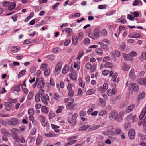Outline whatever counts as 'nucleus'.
I'll list each match as a JSON object with an SVG mask.
<instances>
[{"instance_id": "c756f323", "label": "nucleus", "mask_w": 146, "mask_h": 146, "mask_svg": "<svg viewBox=\"0 0 146 146\" xmlns=\"http://www.w3.org/2000/svg\"><path fill=\"white\" fill-rule=\"evenodd\" d=\"M54 95V98L55 101L57 102L60 101V97L58 93H55Z\"/></svg>"}, {"instance_id": "c9c22d12", "label": "nucleus", "mask_w": 146, "mask_h": 146, "mask_svg": "<svg viewBox=\"0 0 146 146\" xmlns=\"http://www.w3.org/2000/svg\"><path fill=\"white\" fill-rule=\"evenodd\" d=\"M5 111H1V112L0 113V117H8L10 116L9 114H5L4 113Z\"/></svg>"}, {"instance_id": "13d9d810", "label": "nucleus", "mask_w": 146, "mask_h": 146, "mask_svg": "<svg viewBox=\"0 0 146 146\" xmlns=\"http://www.w3.org/2000/svg\"><path fill=\"white\" fill-rule=\"evenodd\" d=\"M127 18L129 20L132 21L134 20L135 17L131 15L128 14L127 16Z\"/></svg>"}, {"instance_id": "bb28decb", "label": "nucleus", "mask_w": 146, "mask_h": 146, "mask_svg": "<svg viewBox=\"0 0 146 146\" xmlns=\"http://www.w3.org/2000/svg\"><path fill=\"white\" fill-rule=\"evenodd\" d=\"M90 127V125H85L80 127L79 128V130L80 131H84L87 130L88 128Z\"/></svg>"}, {"instance_id": "f704fd0d", "label": "nucleus", "mask_w": 146, "mask_h": 146, "mask_svg": "<svg viewBox=\"0 0 146 146\" xmlns=\"http://www.w3.org/2000/svg\"><path fill=\"white\" fill-rule=\"evenodd\" d=\"M107 113V111L105 110L100 111L99 113V115L100 116H102L105 115Z\"/></svg>"}, {"instance_id": "bf43d9fd", "label": "nucleus", "mask_w": 146, "mask_h": 146, "mask_svg": "<svg viewBox=\"0 0 146 146\" xmlns=\"http://www.w3.org/2000/svg\"><path fill=\"white\" fill-rule=\"evenodd\" d=\"M41 141L42 138L41 137H40L39 136H38L37 137V138L36 140V143L38 145L41 143Z\"/></svg>"}, {"instance_id": "20e7f679", "label": "nucleus", "mask_w": 146, "mask_h": 146, "mask_svg": "<svg viewBox=\"0 0 146 146\" xmlns=\"http://www.w3.org/2000/svg\"><path fill=\"white\" fill-rule=\"evenodd\" d=\"M117 115V111L115 110L112 111L109 114V117L111 120H115L116 119Z\"/></svg>"}, {"instance_id": "423d86ee", "label": "nucleus", "mask_w": 146, "mask_h": 146, "mask_svg": "<svg viewBox=\"0 0 146 146\" xmlns=\"http://www.w3.org/2000/svg\"><path fill=\"white\" fill-rule=\"evenodd\" d=\"M129 89H132L135 92H137L139 90V87L138 85L136 83H132L129 85Z\"/></svg>"}, {"instance_id": "6e6552de", "label": "nucleus", "mask_w": 146, "mask_h": 146, "mask_svg": "<svg viewBox=\"0 0 146 146\" xmlns=\"http://www.w3.org/2000/svg\"><path fill=\"white\" fill-rule=\"evenodd\" d=\"M135 135V131L133 129H130L128 132V136L131 139H133Z\"/></svg>"}, {"instance_id": "aec40b11", "label": "nucleus", "mask_w": 146, "mask_h": 146, "mask_svg": "<svg viewBox=\"0 0 146 146\" xmlns=\"http://www.w3.org/2000/svg\"><path fill=\"white\" fill-rule=\"evenodd\" d=\"M78 37L76 36L73 35L72 38V44L74 45H76L78 44Z\"/></svg>"}, {"instance_id": "603ef678", "label": "nucleus", "mask_w": 146, "mask_h": 146, "mask_svg": "<svg viewBox=\"0 0 146 146\" xmlns=\"http://www.w3.org/2000/svg\"><path fill=\"white\" fill-rule=\"evenodd\" d=\"M60 51V49L59 48H56L53 50V52L56 54H58Z\"/></svg>"}, {"instance_id": "9d476101", "label": "nucleus", "mask_w": 146, "mask_h": 146, "mask_svg": "<svg viewBox=\"0 0 146 146\" xmlns=\"http://www.w3.org/2000/svg\"><path fill=\"white\" fill-rule=\"evenodd\" d=\"M107 94L109 96H111L113 95H116L117 91L114 88L112 89H109L107 91Z\"/></svg>"}, {"instance_id": "4d7b16f0", "label": "nucleus", "mask_w": 146, "mask_h": 146, "mask_svg": "<svg viewBox=\"0 0 146 146\" xmlns=\"http://www.w3.org/2000/svg\"><path fill=\"white\" fill-rule=\"evenodd\" d=\"M68 91H69L68 96L71 97H73L74 94V92L73 90L72 89Z\"/></svg>"}, {"instance_id": "774afa93", "label": "nucleus", "mask_w": 146, "mask_h": 146, "mask_svg": "<svg viewBox=\"0 0 146 146\" xmlns=\"http://www.w3.org/2000/svg\"><path fill=\"white\" fill-rule=\"evenodd\" d=\"M143 127L144 129L146 130V116H145L143 119Z\"/></svg>"}, {"instance_id": "5701e85b", "label": "nucleus", "mask_w": 146, "mask_h": 146, "mask_svg": "<svg viewBox=\"0 0 146 146\" xmlns=\"http://www.w3.org/2000/svg\"><path fill=\"white\" fill-rule=\"evenodd\" d=\"M45 85L44 81L43 79H41V80L39 81L38 83L37 86L38 88H43Z\"/></svg>"}, {"instance_id": "09e8293b", "label": "nucleus", "mask_w": 146, "mask_h": 146, "mask_svg": "<svg viewBox=\"0 0 146 146\" xmlns=\"http://www.w3.org/2000/svg\"><path fill=\"white\" fill-rule=\"evenodd\" d=\"M18 51V48L15 46H13L11 48V51L13 53H16Z\"/></svg>"}, {"instance_id": "7c9ffc66", "label": "nucleus", "mask_w": 146, "mask_h": 146, "mask_svg": "<svg viewBox=\"0 0 146 146\" xmlns=\"http://www.w3.org/2000/svg\"><path fill=\"white\" fill-rule=\"evenodd\" d=\"M70 69V67L68 65H66L63 68L62 72L64 74H66L68 71Z\"/></svg>"}, {"instance_id": "79ce46f5", "label": "nucleus", "mask_w": 146, "mask_h": 146, "mask_svg": "<svg viewBox=\"0 0 146 146\" xmlns=\"http://www.w3.org/2000/svg\"><path fill=\"white\" fill-rule=\"evenodd\" d=\"M68 122L69 123L72 125H75L76 123V119H73L72 118V119H70L68 120Z\"/></svg>"}, {"instance_id": "b1692460", "label": "nucleus", "mask_w": 146, "mask_h": 146, "mask_svg": "<svg viewBox=\"0 0 146 146\" xmlns=\"http://www.w3.org/2000/svg\"><path fill=\"white\" fill-rule=\"evenodd\" d=\"M145 96V93L143 92H141L138 96L137 98V101H139L144 98Z\"/></svg>"}, {"instance_id": "58836bf2", "label": "nucleus", "mask_w": 146, "mask_h": 146, "mask_svg": "<svg viewBox=\"0 0 146 146\" xmlns=\"http://www.w3.org/2000/svg\"><path fill=\"white\" fill-rule=\"evenodd\" d=\"M84 54V52L83 50H81L79 51V52L77 57H76V58L78 60H79L81 57L83 56Z\"/></svg>"}, {"instance_id": "dca6fc26", "label": "nucleus", "mask_w": 146, "mask_h": 146, "mask_svg": "<svg viewBox=\"0 0 146 146\" xmlns=\"http://www.w3.org/2000/svg\"><path fill=\"white\" fill-rule=\"evenodd\" d=\"M117 74L115 73L112 76L111 80L112 81L118 83L119 81V77H117Z\"/></svg>"}, {"instance_id": "49530a36", "label": "nucleus", "mask_w": 146, "mask_h": 146, "mask_svg": "<svg viewBox=\"0 0 146 146\" xmlns=\"http://www.w3.org/2000/svg\"><path fill=\"white\" fill-rule=\"evenodd\" d=\"M35 40H34L27 39L25 41L24 43L25 44H27L30 43L35 42Z\"/></svg>"}, {"instance_id": "5fc2aeb1", "label": "nucleus", "mask_w": 146, "mask_h": 146, "mask_svg": "<svg viewBox=\"0 0 146 146\" xmlns=\"http://www.w3.org/2000/svg\"><path fill=\"white\" fill-rule=\"evenodd\" d=\"M48 65L46 63L42 64L40 66V68L42 70H44L47 67Z\"/></svg>"}, {"instance_id": "c85d7f7f", "label": "nucleus", "mask_w": 146, "mask_h": 146, "mask_svg": "<svg viewBox=\"0 0 146 146\" xmlns=\"http://www.w3.org/2000/svg\"><path fill=\"white\" fill-rule=\"evenodd\" d=\"M16 7V4L14 2H10L8 6L9 10H11L14 9Z\"/></svg>"}, {"instance_id": "0e129e2a", "label": "nucleus", "mask_w": 146, "mask_h": 146, "mask_svg": "<svg viewBox=\"0 0 146 146\" xmlns=\"http://www.w3.org/2000/svg\"><path fill=\"white\" fill-rule=\"evenodd\" d=\"M102 41L104 43H106L109 45L110 44V40L107 38H104L102 40Z\"/></svg>"}, {"instance_id": "37998d69", "label": "nucleus", "mask_w": 146, "mask_h": 146, "mask_svg": "<svg viewBox=\"0 0 146 146\" xmlns=\"http://www.w3.org/2000/svg\"><path fill=\"white\" fill-rule=\"evenodd\" d=\"M44 90L43 89H40L39 91L37 92V94H38V95L41 96V97L42 96H44L46 94L44 93Z\"/></svg>"}, {"instance_id": "72a5a7b5", "label": "nucleus", "mask_w": 146, "mask_h": 146, "mask_svg": "<svg viewBox=\"0 0 146 146\" xmlns=\"http://www.w3.org/2000/svg\"><path fill=\"white\" fill-rule=\"evenodd\" d=\"M95 92L94 89H89L86 92V94L87 95H91L94 94Z\"/></svg>"}, {"instance_id": "a19ab883", "label": "nucleus", "mask_w": 146, "mask_h": 146, "mask_svg": "<svg viewBox=\"0 0 146 146\" xmlns=\"http://www.w3.org/2000/svg\"><path fill=\"white\" fill-rule=\"evenodd\" d=\"M26 72V70H23L20 72L18 75V78H19L23 76L24 75V74Z\"/></svg>"}, {"instance_id": "4468645a", "label": "nucleus", "mask_w": 146, "mask_h": 146, "mask_svg": "<svg viewBox=\"0 0 146 146\" xmlns=\"http://www.w3.org/2000/svg\"><path fill=\"white\" fill-rule=\"evenodd\" d=\"M62 63L61 62L58 63L56 66L55 67V71L57 74H58L61 71V68L62 66Z\"/></svg>"}, {"instance_id": "de8ad7c7", "label": "nucleus", "mask_w": 146, "mask_h": 146, "mask_svg": "<svg viewBox=\"0 0 146 146\" xmlns=\"http://www.w3.org/2000/svg\"><path fill=\"white\" fill-rule=\"evenodd\" d=\"M32 91H30L27 97V99L28 100H30L32 99L33 98V94Z\"/></svg>"}, {"instance_id": "a18cd8bd", "label": "nucleus", "mask_w": 146, "mask_h": 146, "mask_svg": "<svg viewBox=\"0 0 146 146\" xmlns=\"http://www.w3.org/2000/svg\"><path fill=\"white\" fill-rule=\"evenodd\" d=\"M12 136L16 141H18L20 140V138L18 135V134L12 135Z\"/></svg>"}, {"instance_id": "e2e57ef3", "label": "nucleus", "mask_w": 146, "mask_h": 146, "mask_svg": "<svg viewBox=\"0 0 146 146\" xmlns=\"http://www.w3.org/2000/svg\"><path fill=\"white\" fill-rule=\"evenodd\" d=\"M90 39L88 38H86L84 40V43L86 45H87L90 42Z\"/></svg>"}, {"instance_id": "f8f14e48", "label": "nucleus", "mask_w": 146, "mask_h": 146, "mask_svg": "<svg viewBox=\"0 0 146 146\" xmlns=\"http://www.w3.org/2000/svg\"><path fill=\"white\" fill-rule=\"evenodd\" d=\"M39 119L42 125L44 127L47 126V123L45 122V118L43 115H40L39 117Z\"/></svg>"}, {"instance_id": "f257e3e1", "label": "nucleus", "mask_w": 146, "mask_h": 146, "mask_svg": "<svg viewBox=\"0 0 146 146\" xmlns=\"http://www.w3.org/2000/svg\"><path fill=\"white\" fill-rule=\"evenodd\" d=\"M100 30L98 28H96L94 31V35L89 33L88 36L92 39H95V38H98L100 36Z\"/></svg>"}, {"instance_id": "a878e982", "label": "nucleus", "mask_w": 146, "mask_h": 146, "mask_svg": "<svg viewBox=\"0 0 146 146\" xmlns=\"http://www.w3.org/2000/svg\"><path fill=\"white\" fill-rule=\"evenodd\" d=\"M64 102L68 103V104L73 103L74 102V100L72 98H66L64 100Z\"/></svg>"}, {"instance_id": "6ab92c4d", "label": "nucleus", "mask_w": 146, "mask_h": 146, "mask_svg": "<svg viewBox=\"0 0 146 146\" xmlns=\"http://www.w3.org/2000/svg\"><path fill=\"white\" fill-rule=\"evenodd\" d=\"M97 44L100 45L102 49H108L107 45L104 44V43L102 42L98 41L97 42Z\"/></svg>"}, {"instance_id": "ea45409f", "label": "nucleus", "mask_w": 146, "mask_h": 146, "mask_svg": "<svg viewBox=\"0 0 146 146\" xmlns=\"http://www.w3.org/2000/svg\"><path fill=\"white\" fill-rule=\"evenodd\" d=\"M41 98V96L38 95V94L37 93L35 96V101L36 102H40Z\"/></svg>"}, {"instance_id": "ddd939ff", "label": "nucleus", "mask_w": 146, "mask_h": 146, "mask_svg": "<svg viewBox=\"0 0 146 146\" xmlns=\"http://www.w3.org/2000/svg\"><path fill=\"white\" fill-rule=\"evenodd\" d=\"M98 106L102 107H103L105 106L106 101L102 98H100L98 99Z\"/></svg>"}, {"instance_id": "680f3d73", "label": "nucleus", "mask_w": 146, "mask_h": 146, "mask_svg": "<svg viewBox=\"0 0 146 146\" xmlns=\"http://www.w3.org/2000/svg\"><path fill=\"white\" fill-rule=\"evenodd\" d=\"M13 90L17 92H19L20 90V88L17 85L13 87Z\"/></svg>"}, {"instance_id": "393cba45", "label": "nucleus", "mask_w": 146, "mask_h": 146, "mask_svg": "<svg viewBox=\"0 0 146 146\" xmlns=\"http://www.w3.org/2000/svg\"><path fill=\"white\" fill-rule=\"evenodd\" d=\"M122 55L123 58L125 60L129 61L132 59V58L129 54L124 53Z\"/></svg>"}, {"instance_id": "2f4dec72", "label": "nucleus", "mask_w": 146, "mask_h": 146, "mask_svg": "<svg viewBox=\"0 0 146 146\" xmlns=\"http://www.w3.org/2000/svg\"><path fill=\"white\" fill-rule=\"evenodd\" d=\"M64 108V106H58V109L56 111V113L58 114L62 112V110Z\"/></svg>"}, {"instance_id": "0eeeda50", "label": "nucleus", "mask_w": 146, "mask_h": 146, "mask_svg": "<svg viewBox=\"0 0 146 146\" xmlns=\"http://www.w3.org/2000/svg\"><path fill=\"white\" fill-rule=\"evenodd\" d=\"M124 114V112L123 111H121L119 113H117V115L116 120L118 122L121 121L123 117Z\"/></svg>"}, {"instance_id": "6e6d98bb", "label": "nucleus", "mask_w": 146, "mask_h": 146, "mask_svg": "<svg viewBox=\"0 0 146 146\" xmlns=\"http://www.w3.org/2000/svg\"><path fill=\"white\" fill-rule=\"evenodd\" d=\"M139 137L141 140H143L146 138V135H143L139 133L138 135Z\"/></svg>"}, {"instance_id": "e433bc0d", "label": "nucleus", "mask_w": 146, "mask_h": 146, "mask_svg": "<svg viewBox=\"0 0 146 146\" xmlns=\"http://www.w3.org/2000/svg\"><path fill=\"white\" fill-rule=\"evenodd\" d=\"M41 111L45 113H47L48 112V108L45 106H42L41 109Z\"/></svg>"}, {"instance_id": "69168bd1", "label": "nucleus", "mask_w": 146, "mask_h": 146, "mask_svg": "<svg viewBox=\"0 0 146 146\" xmlns=\"http://www.w3.org/2000/svg\"><path fill=\"white\" fill-rule=\"evenodd\" d=\"M96 68V66L95 65H93L92 66H91V67L90 68L91 71L92 72H94Z\"/></svg>"}, {"instance_id": "864d4df0", "label": "nucleus", "mask_w": 146, "mask_h": 146, "mask_svg": "<svg viewBox=\"0 0 146 146\" xmlns=\"http://www.w3.org/2000/svg\"><path fill=\"white\" fill-rule=\"evenodd\" d=\"M28 112L29 115H33L34 114V111L32 108H29L28 110Z\"/></svg>"}, {"instance_id": "4c0bfd02", "label": "nucleus", "mask_w": 146, "mask_h": 146, "mask_svg": "<svg viewBox=\"0 0 146 146\" xmlns=\"http://www.w3.org/2000/svg\"><path fill=\"white\" fill-rule=\"evenodd\" d=\"M96 52L99 55L101 56L103 53V52L102 48H98L96 49Z\"/></svg>"}, {"instance_id": "2eb2a0df", "label": "nucleus", "mask_w": 146, "mask_h": 146, "mask_svg": "<svg viewBox=\"0 0 146 146\" xmlns=\"http://www.w3.org/2000/svg\"><path fill=\"white\" fill-rule=\"evenodd\" d=\"M137 82L140 85H146V79L144 78H140L137 80Z\"/></svg>"}, {"instance_id": "f03ea898", "label": "nucleus", "mask_w": 146, "mask_h": 146, "mask_svg": "<svg viewBox=\"0 0 146 146\" xmlns=\"http://www.w3.org/2000/svg\"><path fill=\"white\" fill-rule=\"evenodd\" d=\"M137 117L135 115H129L126 117L127 120L130 121L131 122L134 123L137 120Z\"/></svg>"}, {"instance_id": "f3484780", "label": "nucleus", "mask_w": 146, "mask_h": 146, "mask_svg": "<svg viewBox=\"0 0 146 146\" xmlns=\"http://www.w3.org/2000/svg\"><path fill=\"white\" fill-rule=\"evenodd\" d=\"M10 131L12 133V135L14 134H21V132L20 130L17 128H13L11 129Z\"/></svg>"}, {"instance_id": "39448f33", "label": "nucleus", "mask_w": 146, "mask_h": 146, "mask_svg": "<svg viewBox=\"0 0 146 146\" xmlns=\"http://www.w3.org/2000/svg\"><path fill=\"white\" fill-rule=\"evenodd\" d=\"M41 99L45 105H48V102L49 100V98L48 94H46L44 96H43L41 97Z\"/></svg>"}, {"instance_id": "4be33fe9", "label": "nucleus", "mask_w": 146, "mask_h": 146, "mask_svg": "<svg viewBox=\"0 0 146 146\" xmlns=\"http://www.w3.org/2000/svg\"><path fill=\"white\" fill-rule=\"evenodd\" d=\"M146 113V106H145V107L143 109L141 112V113L139 118L141 119H142Z\"/></svg>"}, {"instance_id": "473e14b6", "label": "nucleus", "mask_w": 146, "mask_h": 146, "mask_svg": "<svg viewBox=\"0 0 146 146\" xmlns=\"http://www.w3.org/2000/svg\"><path fill=\"white\" fill-rule=\"evenodd\" d=\"M84 33L82 31L79 33L78 34V38L80 40H81L84 38Z\"/></svg>"}, {"instance_id": "052dcab7", "label": "nucleus", "mask_w": 146, "mask_h": 146, "mask_svg": "<svg viewBox=\"0 0 146 146\" xmlns=\"http://www.w3.org/2000/svg\"><path fill=\"white\" fill-rule=\"evenodd\" d=\"M106 66L107 67L109 68H112L113 66V64L110 62L106 63Z\"/></svg>"}, {"instance_id": "8fccbe9b", "label": "nucleus", "mask_w": 146, "mask_h": 146, "mask_svg": "<svg viewBox=\"0 0 146 146\" xmlns=\"http://www.w3.org/2000/svg\"><path fill=\"white\" fill-rule=\"evenodd\" d=\"M122 132V131L120 129L118 128L116 129L114 132L115 134L119 135L121 134Z\"/></svg>"}, {"instance_id": "1a4fd4ad", "label": "nucleus", "mask_w": 146, "mask_h": 146, "mask_svg": "<svg viewBox=\"0 0 146 146\" xmlns=\"http://www.w3.org/2000/svg\"><path fill=\"white\" fill-rule=\"evenodd\" d=\"M141 35L139 33L135 32H134L129 35L128 36V37L131 38H137L141 37Z\"/></svg>"}, {"instance_id": "3c124183", "label": "nucleus", "mask_w": 146, "mask_h": 146, "mask_svg": "<svg viewBox=\"0 0 146 146\" xmlns=\"http://www.w3.org/2000/svg\"><path fill=\"white\" fill-rule=\"evenodd\" d=\"M44 74L45 76H48L50 74V70L49 68H47L46 69L44 72Z\"/></svg>"}, {"instance_id": "cd10ccee", "label": "nucleus", "mask_w": 146, "mask_h": 146, "mask_svg": "<svg viewBox=\"0 0 146 146\" xmlns=\"http://www.w3.org/2000/svg\"><path fill=\"white\" fill-rule=\"evenodd\" d=\"M69 75L72 80H75L76 79V74L75 72L72 71L71 73V75L70 73L69 74Z\"/></svg>"}, {"instance_id": "a211bd4d", "label": "nucleus", "mask_w": 146, "mask_h": 146, "mask_svg": "<svg viewBox=\"0 0 146 146\" xmlns=\"http://www.w3.org/2000/svg\"><path fill=\"white\" fill-rule=\"evenodd\" d=\"M135 106V104H130V105L128 106L126 110V112L127 113H128L132 111L133 110Z\"/></svg>"}, {"instance_id": "412c9836", "label": "nucleus", "mask_w": 146, "mask_h": 146, "mask_svg": "<svg viewBox=\"0 0 146 146\" xmlns=\"http://www.w3.org/2000/svg\"><path fill=\"white\" fill-rule=\"evenodd\" d=\"M130 68V66L129 64L125 63L123 64L122 69L124 71H128Z\"/></svg>"}, {"instance_id": "c03bdc74", "label": "nucleus", "mask_w": 146, "mask_h": 146, "mask_svg": "<svg viewBox=\"0 0 146 146\" xmlns=\"http://www.w3.org/2000/svg\"><path fill=\"white\" fill-rule=\"evenodd\" d=\"M75 106V105L73 103L68 104L66 105V107L67 109L70 110L73 108Z\"/></svg>"}, {"instance_id": "338daca9", "label": "nucleus", "mask_w": 146, "mask_h": 146, "mask_svg": "<svg viewBox=\"0 0 146 146\" xmlns=\"http://www.w3.org/2000/svg\"><path fill=\"white\" fill-rule=\"evenodd\" d=\"M101 33L104 36H106L107 34V31L105 29H102L101 31Z\"/></svg>"}, {"instance_id": "7ed1b4c3", "label": "nucleus", "mask_w": 146, "mask_h": 146, "mask_svg": "<svg viewBox=\"0 0 146 146\" xmlns=\"http://www.w3.org/2000/svg\"><path fill=\"white\" fill-rule=\"evenodd\" d=\"M18 120L17 118H13L8 121V124L11 126H15L18 123Z\"/></svg>"}, {"instance_id": "9b49d317", "label": "nucleus", "mask_w": 146, "mask_h": 146, "mask_svg": "<svg viewBox=\"0 0 146 146\" xmlns=\"http://www.w3.org/2000/svg\"><path fill=\"white\" fill-rule=\"evenodd\" d=\"M129 77L132 80H134L136 78V75L135 74L134 70L133 69H131L130 71L129 74Z\"/></svg>"}]
</instances>
